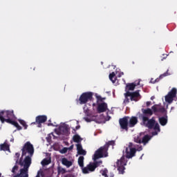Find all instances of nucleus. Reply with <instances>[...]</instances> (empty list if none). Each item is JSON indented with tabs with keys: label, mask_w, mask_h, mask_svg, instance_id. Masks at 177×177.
I'll use <instances>...</instances> for the list:
<instances>
[{
	"label": "nucleus",
	"mask_w": 177,
	"mask_h": 177,
	"mask_svg": "<svg viewBox=\"0 0 177 177\" xmlns=\"http://www.w3.org/2000/svg\"><path fill=\"white\" fill-rule=\"evenodd\" d=\"M22 154L21 157L26 156L24 161L23 158H21L19 161V164L21 167H24L20 169V174H18L17 177H28V168L31 165V157L34 156V145L30 142H26L21 149Z\"/></svg>",
	"instance_id": "f257e3e1"
},
{
	"label": "nucleus",
	"mask_w": 177,
	"mask_h": 177,
	"mask_svg": "<svg viewBox=\"0 0 177 177\" xmlns=\"http://www.w3.org/2000/svg\"><path fill=\"white\" fill-rule=\"evenodd\" d=\"M143 148L142 146H140L138 148H136V145H133L132 142H129L128 147H126L125 151H123V155L120 160H118L116 165L118 167V171L119 174H123L125 171V165L128 162L125 158L128 160L133 158L136 156L137 151H142Z\"/></svg>",
	"instance_id": "f03ea898"
},
{
	"label": "nucleus",
	"mask_w": 177,
	"mask_h": 177,
	"mask_svg": "<svg viewBox=\"0 0 177 177\" xmlns=\"http://www.w3.org/2000/svg\"><path fill=\"white\" fill-rule=\"evenodd\" d=\"M142 113H138V118L139 120H142V125L146 127L149 129H153L154 131H157V132H160V124L158 122L156 121L154 118L149 119V117L153 115V110L150 108L147 109H142Z\"/></svg>",
	"instance_id": "7ed1b4c3"
},
{
	"label": "nucleus",
	"mask_w": 177,
	"mask_h": 177,
	"mask_svg": "<svg viewBox=\"0 0 177 177\" xmlns=\"http://www.w3.org/2000/svg\"><path fill=\"white\" fill-rule=\"evenodd\" d=\"M16 115H15V111L13 110H2L0 111V121L1 124L7 122V124H11L16 127L18 131H21L23 127L19 125V123L15 121Z\"/></svg>",
	"instance_id": "20e7f679"
},
{
	"label": "nucleus",
	"mask_w": 177,
	"mask_h": 177,
	"mask_svg": "<svg viewBox=\"0 0 177 177\" xmlns=\"http://www.w3.org/2000/svg\"><path fill=\"white\" fill-rule=\"evenodd\" d=\"M93 100V93L85 92L82 93L77 102L79 104H86L88 102H92Z\"/></svg>",
	"instance_id": "39448f33"
},
{
	"label": "nucleus",
	"mask_w": 177,
	"mask_h": 177,
	"mask_svg": "<svg viewBox=\"0 0 177 177\" xmlns=\"http://www.w3.org/2000/svg\"><path fill=\"white\" fill-rule=\"evenodd\" d=\"M109 153H107V148L106 147H101L97 151H95L93 160V161H96V160H99V158H103V157H107Z\"/></svg>",
	"instance_id": "423d86ee"
},
{
	"label": "nucleus",
	"mask_w": 177,
	"mask_h": 177,
	"mask_svg": "<svg viewBox=\"0 0 177 177\" xmlns=\"http://www.w3.org/2000/svg\"><path fill=\"white\" fill-rule=\"evenodd\" d=\"M177 89L176 88H172L171 90L165 97V100L169 104H171L174 102V98L176 97Z\"/></svg>",
	"instance_id": "0eeeda50"
},
{
	"label": "nucleus",
	"mask_w": 177,
	"mask_h": 177,
	"mask_svg": "<svg viewBox=\"0 0 177 177\" xmlns=\"http://www.w3.org/2000/svg\"><path fill=\"white\" fill-rule=\"evenodd\" d=\"M129 116H124L122 118L119 119V124L120 127V129L123 131H126L128 132L129 123Z\"/></svg>",
	"instance_id": "6e6552de"
},
{
	"label": "nucleus",
	"mask_w": 177,
	"mask_h": 177,
	"mask_svg": "<svg viewBox=\"0 0 177 177\" xmlns=\"http://www.w3.org/2000/svg\"><path fill=\"white\" fill-rule=\"evenodd\" d=\"M48 118L46 115H38L35 118V122H32L31 125H37V128H41L44 122H46Z\"/></svg>",
	"instance_id": "1a4fd4ad"
},
{
	"label": "nucleus",
	"mask_w": 177,
	"mask_h": 177,
	"mask_svg": "<svg viewBox=\"0 0 177 177\" xmlns=\"http://www.w3.org/2000/svg\"><path fill=\"white\" fill-rule=\"evenodd\" d=\"M127 95L130 96V100L131 102H138L139 99H140V93H139V91H136L134 92H127Z\"/></svg>",
	"instance_id": "9d476101"
},
{
	"label": "nucleus",
	"mask_w": 177,
	"mask_h": 177,
	"mask_svg": "<svg viewBox=\"0 0 177 177\" xmlns=\"http://www.w3.org/2000/svg\"><path fill=\"white\" fill-rule=\"evenodd\" d=\"M82 174H90V172H95V169L93 166L90 162L88 165H87L86 167H83L82 169Z\"/></svg>",
	"instance_id": "9b49d317"
},
{
	"label": "nucleus",
	"mask_w": 177,
	"mask_h": 177,
	"mask_svg": "<svg viewBox=\"0 0 177 177\" xmlns=\"http://www.w3.org/2000/svg\"><path fill=\"white\" fill-rule=\"evenodd\" d=\"M158 105H153L151 107V110H152L153 113H162V114L167 113V110L165 109V108H164V107L158 108Z\"/></svg>",
	"instance_id": "f8f14e48"
},
{
	"label": "nucleus",
	"mask_w": 177,
	"mask_h": 177,
	"mask_svg": "<svg viewBox=\"0 0 177 177\" xmlns=\"http://www.w3.org/2000/svg\"><path fill=\"white\" fill-rule=\"evenodd\" d=\"M97 111L99 114H100V113H104V111H107V104L105 102L99 104L97 108Z\"/></svg>",
	"instance_id": "ddd939ff"
},
{
	"label": "nucleus",
	"mask_w": 177,
	"mask_h": 177,
	"mask_svg": "<svg viewBox=\"0 0 177 177\" xmlns=\"http://www.w3.org/2000/svg\"><path fill=\"white\" fill-rule=\"evenodd\" d=\"M168 71H169V70L167 69L165 73L160 75L159 77L156 78L155 80H153V79H151L150 83L156 84V82H160V80H162L164 77H168V75H171V73H169Z\"/></svg>",
	"instance_id": "4468645a"
},
{
	"label": "nucleus",
	"mask_w": 177,
	"mask_h": 177,
	"mask_svg": "<svg viewBox=\"0 0 177 177\" xmlns=\"http://www.w3.org/2000/svg\"><path fill=\"white\" fill-rule=\"evenodd\" d=\"M138 85H140V80L136 81L134 83L127 84L126 89H128V91H134L135 87L138 86Z\"/></svg>",
	"instance_id": "2eb2a0df"
},
{
	"label": "nucleus",
	"mask_w": 177,
	"mask_h": 177,
	"mask_svg": "<svg viewBox=\"0 0 177 177\" xmlns=\"http://www.w3.org/2000/svg\"><path fill=\"white\" fill-rule=\"evenodd\" d=\"M164 116L159 118V122L162 127H165L168 123V116L167 115V111L166 113H163Z\"/></svg>",
	"instance_id": "dca6fc26"
},
{
	"label": "nucleus",
	"mask_w": 177,
	"mask_h": 177,
	"mask_svg": "<svg viewBox=\"0 0 177 177\" xmlns=\"http://www.w3.org/2000/svg\"><path fill=\"white\" fill-rule=\"evenodd\" d=\"M138 118L136 116H132L129 120V128H133L136 124H138Z\"/></svg>",
	"instance_id": "f3484780"
},
{
	"label": "nucleus",
	"mask_w": 177,
	"mask_h": 177,
	"mask_svg": "<svg viewBox=\"0 0 177 177\" xmlns=\"http://www.w3.org/2000/svg\"><path fill=\"white\" fill-rule=\"evenodd\" d=\"M62 164L65 165L66 168H70L73 165V162L71 160H68V159L64 158L62 159Z\"/></svg>",
	"instance_id": "a211bd4d"
},
{
	"label": "nucleus",
	"mask_w": 177,
	"mask_h": 177,
	"mask_svg": "<svg viewBox=\"0 0 177 177\" xmlns=\"http://www.w3.org/2000/svg\"><path fill=\"white\" fill-rule=\"evenodd\" d=\"M59 130L63 135H67L68 133V127L66 124L60 126Z\"/></svg>",
	"instance_id": "6ab92c4d"
},
{
	"label": "nucleus",
	"mask_w": 177,
	"mask_h": 177,
	"mask_svg": "<svg viewBox=\"0 0 177 177\" xmlns=\"http://www.w3.org/2000/svg\"><path fill=\"white\" fill-rule=\"evenodd\" d=\"M100 173L102 176H104V177H114V174L113 173H111L110 176L107 175L109 174V170L106 168L100 170Z\"/></svg>",
	"instance_id": "aec40b11"
},
{
	"label": "nucleus",
	"mask_w": 177,
	"mask_h": 177,
	"mask_svg": "<svg viewBox=\"0 0 177 177\" xmlns=\"http://www.w3.org/2000/svg\"><path fill=\"white\" fill-rule=\"evenodd\" d=\"M6 141L3 144H0V151H8L10 147Z\"/></svg>",
	"instance_id": "412c9836"
},
{
	"label": "nucleus",
	"mask_w": 177,
	"mask_h": 177,
	"mask_svg": "<svg viewBox=\"0 0 177 177\" xmlns=\"http://www.w3.org/2000/svg\"><path fill=\"white\" fill-rule=\"evenodd\" d=\"M90 163H91L93 168H94V169L95 170L96 168H97V167H100V165H102V164H103V161H102V160L96 161V160H94L93 162H90Z\"/></svg>",
	"instance_id": "4be33fe9"
},
{
	"label": "nucleus",
	"mask_w": 177,
	"mask_h": 177,
	"mask_svg": "<svg viewBox=\"0 0 177 177\" xmlns=\"http://www.w3.org/2000/svg\"><path fill=\"white\" fill-rule=\"evenodd\" d=\"M151 139V137L149 135H145L141 140V143H143V145H146L147 143H149V140Z\"/></svg>",
	"instance_id": "5701e85b"
},
{
	"label": "nucleus",
	"mask_w": 177,
	"mask_h": 177,
	"mask_svg": "<svg viewBox=\"0 0 177 177\" xmlns=\"http://www.w3.org/2000/svg\"><path fill=\"white\" fill-rule=\"evenodd\" d=\"M84 160H85V158L84 156H81L79 157L77 162L78 165L80 167V168L82 169L84 167Z\"/></svg>",
	"instance_id": "b1692460"
},
{
	"label": "nucleus",
	"mask_w": 177,
	"mask_h": 177,
	"mask_svg": "<svg viewBox=\"0 0 177 177\" xmlns=\"http://www.w3.org/2000/svg\"><path fill=\"white\" fill-rule=\"evenodd\" d=\"M114 145H115V141L111 140V141H109L108 142H106L104 145V147H105L106 148V151H109V147H110V146H114Z\"/></svg>",
	"instance_id": "393cba45"
},
{
	"label": "nucleus",
	"mask_w": 177,
	"mask_h": 177,
	"mask_svg": "<svg viewBox=\"0 0 177 177\" xmlns=\"http://www.w3.org/2000/svg\"><path fill=\"white\" fill-rule=\"evenodd\" d=\"M109 80H111L113 84H115V81H117V77H115V73L112 72L109 74Z\"/></svg>",
	"instance_id": "a878e982"
},
{
	"label": "nucleus",
	"mask_w": 177,
	"mask_h": 177,
	"mask_svg": "<svg viewBox=\"0 0 177 177\" xmlns=\"http://www.w3.org/2000/svg\"><path fill=\"white\" fill-rule=\"evenodd\" d=\"M73 142H75V143H80V142H81V140H82L81 137L77 134L73 136Z\"/></svg>",
	"instance_id": "bb28decb"
},
{
	"label": "nucleus",
	"mask_w": 177,
	"mask_h": 177,
	"mask_svg": "<svg viewBox=\"0 0 177 177\" xmlns=\"http://www.w3.org/2000/svg\"><path fill=\"white\" fill-rule=\"evenodd\" d=\"M18 121L19 124H21V125L24 127V129H27V128H28V125H27V123L26 122V121L21 119L18 120Z\"/></svg>",
	"instance_id": "cd10ccee"
},
{
	"label": "nucleus",
	"mask_w": 177,
	"mask_h": 177,
	"mask_svg": "<svg viewBox=\"0 0 177 177\" xmlns=\"http://www.w3.org/2000/svg\"><path fill=\"white\" fill-rule=\"evenodd\" d=\"M66 169L59 167H58V174H66Z\"/></svg>",
	"instance_id": "c85d7f7f"
},
{
	"label": "nucleus",
	"mask_w": 177,
	"mask_h": 177,
	"mask_svg": "<svg viewBox=\"0 0 177 177\" xmlns=\"http://www.w3.org/2000/svg\"><path fill=\"white\" fill-rule=\"evenodd\" d=\"M77 153L80 156H86V151L84 150V149H80Z\"/></svg>",
	"instance_id": "c756f323"
},
{
	"label": "nucleus",
	"mask_w": 177,
	"mask_h": 177,
	"mask_svg": "<svg viewBox=\"0 0 177 177\" xmlns=\"http://www.w3.org/2000/svg\"><path fill=\"white\" fill-rule=\"evenodd\" d=\"M134 142H136V143H139L140 145L142 143V138H140V137L139 136L135 137Z\"/></svg>",
	"instance_id": "7c9ffc66"
},
{
	"label": "nucleus",
	"mask_w": 177,
	"mask_h": 177,
	"mask_svg": "<svg viewBox=\"0 0 177 177\" xmlns=\"http://www.w3.org/2000/svg\"><path fill=\"white\" fill-rule=\"evenodd\" d=\"M124 96H125V99L124 100V103H129V98L128 97H131V95H127L126 93H124Z\"/></svg>",
	"instance_id": "2f4dec72"
},
{
	"label": "nucleus",
	"mask_w": 177,
	"mask_h": 177,
	"mask_svg": "<svg viewBox=\"0 0 177 177\" xmlns=\"http://www.w3.org/2000/svg\"><path fill=\"white\" fill-rule=\"evenodd\" d=\"M50 162L49 161V160L48 159H44L42 161H41V165H49Z\"/></svg>",
	"instance_id": "473e14b6"
},
{
	"label": "nucleus",
	"mask_w": 177,
	"mask_h": 177,
	"mask_svg": "<svg viewBox=\"0 0 177 177\" xmlns=\"http://www.w3.org/2000/svg\"><path fill=\"white\" fill-rule=\"evenodd\" d=\"M68 151V148L67 147H64L62 149L60 150L61 154H66L67 151Z\"/></svg>",
	"instance_id": "72a5a7b5"
},
{
	"label": "nucleus",
	"mask_w": 177,
	"mask_h": 177,
	"mask_svg": "<svg viewBox=\"0 0 177 177\" xmlns=\"http://www.w3.org/2000/svg\"><path fill=\"white\" fill-rule=\"evenodd\" d=\"M20 157V153H15V161H16V164H17V162H19V158Z\"/></svg>",
	"instance_id": "f704fd0d"
},
{
	"label": "nucleus",
	"mask_w": 177,
	"mask_h": 177,
	"mask_svg": "<svg viewBox=\"0 0 177 177\" xmlns=\"http://www.w3.org/2000/svg\"><path fill=\"white\" fill-rule=\"evenodd\" d=\"M84 111L86 115H87V117H89L91 115V113H89L88 109H85V108H84Z\"/></svg>",
	"instance_id": "c9c22d12"
},
{
	"label": "nucleus",
	"mask_w": 177,
	"mask_h": 177,
	"mask_svg": "<svg viewBox=\"0 0 177 177\" xmlns=\"http://www.w3.org/2000/svg\"><path fill=\"white\" fill-rule=\"evenodd\" d=\"M76 147L77 152L80 151V150H82V145L81 144H77Z\"/></svg>",
	"instance_id": "e433bc0d"
},
{
	"label": "nucleus",
	"mask_w": 177,
	"mask_h": 177,
	"mask_svg": "<svg viewBox=\"0 0 177 177\" xmlns=\"http://www.w3.org/2000/svg\"><path fill=\"white\" fill-rule=\"evenodd\" d=\"M17 169H19V166H17V165L14 166L12 169V174H15V172H16V171H17Z\"/></svg>",
	"instance_id": "4c0bfd02"
},
{
	"label": "nucleus",
	"mask_w": 177,
	"mask_h": 177,
	"mask_svg": "<svg viewBox=\"0 0 177 177\" xmlns=\"http://www.w3.org/2000/svg\"><path fill=\"white\" fill-rule=\"evenodd\" d=\"M97 100L98 102H103V100H104V98L102 97V96H100V95H98V96H97Z\"/></svg>",
	"instance_id": "58836bf2"
},
{
	"label": "nucleus",
	"mask_w": 177,
	"mask_h": 177,
	"mask_svg": "<svg viewBox=\"0 0 177 177\" xmlns=\"http://www.w3.org/2000/svg\"><path fill=\"white\" fill-rule=\"evenodd\" d=\"M84 120L86 121V122H91L92 120L89 118H84Z\"/></svg>",
	"instance_id": "ea45409f"
},
{
	"label": "nucleus",
	"mask_w": 177,
	"mask_h": 177,
	"mask_svg": "<svg viewBox=\"0 0 177 177\" xmlns=\"http://www.w3.org/2000/svg\"><path fill=\"white\" fill-rule=\"evenodd\" d=\"M146 104H147V107H150V104H151V102L148 101L147 102Z\"/></svg>",
	"instance_id": "a19ab883"
},
{
	"label": "nucleus",
	"mask_w": 177,
	"mask_h": 177,
	"mask_svg": "<svg viewBox=\"0 0 177 177\" xmlns=\"http://www.w3.org/2000/svg\"><path fill=\"white\" fill-rule=\"evenodd\" d=\"M81 128V126H80V125H78V126H76L75 127V129H73V131H76L77 129H80Z\"/></svg>",
	"instance_id": "79ce46f5"
},
{
	"label": "nucleus",
	"mask_w": 177,
	"mask_h": 177,
	"mask_svg": "<svg viewBox=\"0 0 177 177\" xmlns=\"http://www.w3.org/2000/svg\"><path fill=\"white\" fill-rule=\"evenodd\" d=\"M73 149H74V145H72L68 148V150H73Z\"/></svg>",
	"instance_id": "37998d69"
},
{
	"label": "nucleus",
	"mask_w": 177,
	"mask_h": 177,
	"mask_svg": "<svg viewBox=\"0 0 177 177\" xmlns=\"http://www.w3.org/2000/svg\"><path fill=\"white\" fill-rule=\"evenodd\" d=\"M36 177H41V171H39L36 176Z\"/></svg>",
	"instance_id": "c03bdc74"
},
{
	"label": "nucleus",
	"mask_w": 177,
	"mask_h": 177,
	"mask_svg": "<svg viewBox=\"0 0 177 177\" xmlns=\"http://www.w3.org/2000/svg\"><path fill=\"white\" fill-rule=\"evenodd\" d=\"M154 99H155L154 96L151 97V100H154Z\"/></svg>",
	"instance_id": "a18cd8bd"
},
{
	"label": "nucleus",
	"mask_w": 177,
	"mask_h": 177,
	"mask_svg": "<svg viewBox=\"0 0 177 177\" xmlns=\"http://www.w3.org/2000/svg\"><path fill=\"white\" fill-rule=\"evenodd\" d=\"M157 134H158L157 131L153 132V135H157Z\"/></svg>",
	"instance_id": "49530a36"
},
{
	"label": "nucleus",
	"mask_w": 177,
	"mask_h": 177,
	"mask_svg": "<svg viewBox=\"0 0 177 177\" xmlns=\"http://www.w3.org/2000/svg\"><path fill=\"white\" fill-rule=\"evenodd\" d=\"M50 125H51L52 127H53V124L49 123V124H48V127L50 126Z\"/></svg>",
	"instance_id": "de8ad7c7"
},
{
	"label": "nucleus",
	"mask_w": 177,
	"mask_h": 177,
	"mask_svg": "<svg viewBox=\"0 0 177 177\" xmlns=\"http://www.w3.org/2000/svg\"><path fill=\"white\" fill-rule=\"evenodd\" d=\"M152 82H154V80H153V79L152 80Z\"/></svg>",
	"instance_id": "09e8293b"
},
{
	"label": "nucleus",
	"mask_w": 177,
	"mask_h": 177,
	"mask_svg": "<svg viewBox=\"0 0 177 177\" xmlns=\"http://www.w3.org/2000/svg\"><path fill=\"white\" fill-rule=\"evenodd\" d=\"M0 177H1V174H0Z\"/></svg>",
	"instance_id": "8fccbe9b"
}]
</instances>
